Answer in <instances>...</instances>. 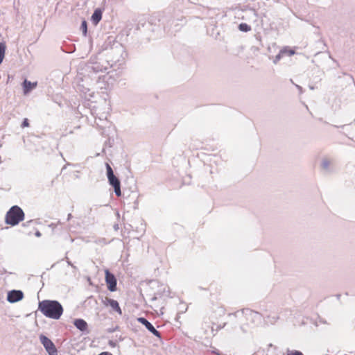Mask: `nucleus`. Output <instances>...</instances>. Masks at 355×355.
<instances>
[{"instance_id":"nucleus-5","label":"nucleus","mask_w":355,"mask_h":355,"mask_svg":"<svg viewBox=\"0 0 355 355\" xmlns=\"http://www.w3.org/2000/svg\"><path fill=\"white\" fill-rule=\"evenodd\" d=\"M40 340L49 355H57V349L49 338L44 335H41Z\"/></svg>"},{"instance_id":"nucleus-12","label":"nucleus","mask_w":355,"mask_h":355,"mask_svg":"<svg viewBox=\"0 0 355 355\" xmlns=\"http://www.w3.org/2000/svg\"><path fill=\"white\" fill-rule=\"evenodd\" d=\"M102 18V12L100 9H96L92 16V21L94 25H97Z\"/></svg>"},{"instance_id":"nucleus-14","label":"nucleus","mask_w":355,"mask_h":355,"mask_svg":"<svg viewBox=\"0 0 355 355\" xmlns=\"http://www.w3.org/2000/svg\"><path fill=\"white\" fill-rule=\"evenodd\" d=\"M239 29L243 32H248L251 31V27L245 23H241L239 26Z\"/></svg>"},{"instance_id":"nucleus-20","label":"nucleus","mask_w":355,"mask_h":355,"mask_svg":"<svg viewBox=\"0 0 355 355\" xmlns=\"http://www.w3.org/2000/svg\"><path fill=\"white\" fill-rule=\"evenodd\" d=\"M35 234H36L37 236H40V232L37 231Z\"/></svg>"},{"instance_id":"nucleus-9","label":"nucleus","mask_w":355,"mask_h":355,"mask_svg":"<svg viewBox=\"0 0 355 355\" xmlns=\"http://www.w3.org/2000/svg\"><path fill=\"white\" fill-rule=\"evenodd\" d=\"M24 297L23 293L21 291H11L8 293L7 300L10 302H17L21 300Z\"/></svg>"},{"instance_id":"nucleus-19","label":"nucleus","mask_w":355,"mask_h":355,"mask_svg":"<svg viewBox=\"0 0 355 355\" xmlns=\"http://www.w3.org/2000/svg\"><path fill=\"white\" fill-rule=\"evenodd\" d=\"M98 355H112L110 352H103L99 354Z\"/></svg>"},{"instance_id":"nucleus-18","label":"nucleus","mask_w":355,"mask_h":355,"mask_svg":"<svg viewBox=\"0 0 355 355\" xmlns=\"http://www.w3.org/2000/svg\"><path fill=\"white\" fill-rule=\"evenodd\" d=\"M329 165H330V161H329L327 159L323 160V162L322 163V166L324 168H327Z\"/></svg>"},{"instance_id":"nucleus-1","label":"nucleus","mask_w":355,"mask_h":355,"mask_svg":"<svg viewBox=\"0 0 355 355\" xmlns=\"http://www.w3.org/2000/svg\"><path fill=\"white\" fill-rule=\"evenodd\" d=\"M38 309L47 318L58 320L63 313L61 304L55 300H44L39 302Z\"/></svg>"},{"instance_id":"nucleus-4","label":"nucleus","mask_w":355,"mask_h":355,"mask_svg":"<svg viewBox=\"0 0 355 355\" xmlns=\"http://www.w3.org/2000/svg\"><path fill=\"white\" fill-rule=\"evenodd\" d=\"M107 175L110 184L114 189L116 195L119 197L121 196V184L119 180L114 175L113 171L109 164H106Z\"/></svg>"},{"instance_id":"nucleus-3","label":"nucleus","mask_w":355,"mask_h":355,"mask_svg":"<svg viewBox=\"0 0 355 355\" xmlns=\"http://www.w3.org/2000/svg\"><path fill=\"white\" fill-rule=\"evenodd\" d=\"M238 318L242 325H250L259 320L261 318L260 314L250 309H243L238 313Z\"/></svg>"},{"instance_id":"nucleus-10","label":"nucleus","mask_w":355,"mask_h":355,"mask_svg":"<svg viewBox=\"0 0 355 355\" xmlns=\"http://www.w3.org/2000/svg\"><path fill=\"white\" fill-rule=\"evenodd\" d=\"M37 85V82L31 83L27 80H25L23 83L24 94H27L29 93L31 90L36 87Z\"/></svg>"},{"instance_id":"nucleus-21","label":"nucleus","mask_w":355,"mask_h":355,"mask_svg":"<svg viewBox=\"0 0 355 355\" xmlns=\"http://www.w3.org/2000/svg\"><path fill=\"white\" fill-rule=\"evenodd\" d=\"M289 53H290L291 55H292V54H293V53H294V51H289Z\"/></svg>"},{"instance_id":"nucleus-11","label":"nucleus","mask_w":355,"mask_h":355,"mask_svg":"<svg viewBox=\"0 0 355 355\" xmlns=\"http://www.w3.org/2000/svg\"><path fill=\"white\" fill-rule=\"evenodd\" d=\"M74 325L77 329L79 330L84 331H86L87 329V322L83 320V319H76L74 321Z\"/></svg>"},{"instance_id":"nucleus-22","label":"nucleus","mask_w":355,"mask_h":355,"mask_svg":"<svg viewBox=\"0 0 355 355\" xmlns=\"http://www.w3.org/2000/svg\"><path fill=\"white\" fill-rule=\"evenodd\" d=\"M71 217V214H69L68 215V218H70Z\"/></svg>"},{"instance_id":"nucleus-6","label":"nucleus","mask_w":355,"mask_h":355,"mask_svg":"<svg viewBox=\"0 0 355 355\" xmlns=\"http://www.w3.org/2000/svg\"><path fill=\"white\" fill-rule=\"evenodd\" d=\"M105 282L107 286L109 291L113 292L116 290V279L113 274H112L109 270H105Z\"/></svg>"},{"instance_id":"nucleus-16","label":"nucleus","mask_w":355,"mask_h":355,"mask_svg":"<svg viewBox=\"0 0 355 355\" xmlns=\"http://www.w3.org/2000/svg\"><path fill=\"white\" fill-rule=\"evenodd\" d=\"M81 29L83 31V33L85 36L87 35V21L85 20H83L81 24Z\"/></svg>"},{"instance_id":"nucleus-2","label":"nucleus","mask_w":355,"mask_h":355,"mask_svg":"<svg viewBox=\"0 0 355 355\" xmlns=\"http://www.w3.org/2000/svg\"><path fill=\"white\" fill-rule=\"evenodd\" d=\"M24 219V212L18 206H12L6 213L5 222L11 226L19 224Z\"/></svg>"},{"instance_id":"nucleus-13","label":"nucleus","mask_w":355,"mask_h":355,"mask_svg":"<svg viewBox=\"0 0 355 355\" xmlns=\"http://www.w3.org/2000/svg\"><path fill=\"white\" fill-rule=\"evenodd\" d=\"M6 44L4 43H0V64L3 61L4 56H5V52H6Z\"/></svg>"},{"instance_id":"nucleus-17","label":"nucleus","mask_w":355,"mask_h":355,"mask_svg":"<svg viewBox=\"0 0 355 355\" xmlns=\"http://www.w3.org/2000/svg\"><path fill=\"white\" fill-rule=\"evenodd\" d=\"M29 125H30V124H29L28 119H24L21 125V128H27V127H29Z\"/></svg>"},{"instance_id":"nucleus-8","label":"nucleus","mask_w":355,"mask_h":355,"mask_svg":"<svg viewBox=\"0 0 355 355\" xmlns=\"http://www.w3.org/2000/svg\"><path fill=\"white\" fill-rule=\"evenodd\" d=\"M137 320H138L139 322H140L141 324L144 325L146 327V328L149 331H150L153 335H155L159 339H161L162 336H161L160 333L146 318H138Z\"/></svg>"},{"instance_id":"nucleus-7","label":"nucleus","mask_w":355,"mask_h":355,"mask_svg":"<svg viewBox=\"0 0 355 355\" xmlns=\"http://www.w3.org/2000/svg\"><path fill=\"white\" fill-rule=\"evenodd\" d=\"M103 303L106 306H110L112 309L114 311L116 312L119 315H122V310L119 306V302L116 300L106 297L103 300Z\"/></svg>"},{"instance_id":"nucleus-15","label":"nucleus","mask_w":355,"mask_h":355,"mask_svg":"<svg viewBox=\"0 0 355 355\" xmlns=\"http://www.w3.org/2000/svg\"><path fill=\"white\" fill-rule=\"evenodd\" d=\"M286 355H304L302 352L294 350V349H287L286 352Z\"/></svg>"}]
</instances>
